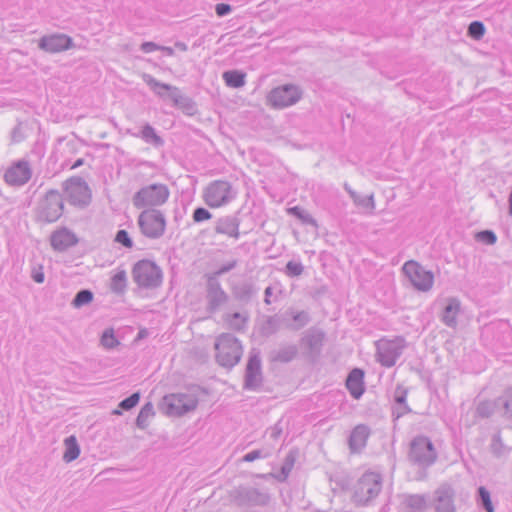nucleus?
<instances>
[{"mask_svg":"<svg viewBox=\"0 0 512 512\" xmlns=\"http://www.w3.org/2000/svg\"><path fill=\"white\" fill-rule=\"evenodd\" d=\"M110 290L116 295H123L126 292L127 274L125 270H119L111 277Z\"/></svg>","mask_w":512,"mask_h":512,"instance_id":"36","label":"nucleus"},{"mask_svg":"<svg viewBox=\"0 0 512 512\" xmlns=\"http://www.w3.org/2000/svg\"><path fill=\"white\" fill-rule=\"evenodd\" d=\"M11 139L15 143H19L25 139L23 123L18 122L11 131Z\"/></svg>","mask_w":512,"mask_h":512,"instance_id":"54","label":"nucleus"},{"mask_svg":"<svg viewBox=\"0 0 512 512\" xmlns=\"http://www.w3.org/2000/svg\"><path fill=\"white\" fill-rule=\"evenodd\" d=\"M249 320L248 315H243L240 312H234L232 314H229L226 318V321L228 322V325L231 329L235 331H244L247 323Z\"/></svg>","mask_w":512,"mask_h":512,"instance_id":"42","label":"nucleus"},{"mask_svg":"<svg viewBox=\"0 0 512 512\" xmlns=\"http://www.w3.org/2000/svg\"><path fill=\"white\" fill-rule=\"evenodd\" d=\"M263 385L262 361L260 351L252 349L245 367L243 389L258 391Z\"/></svg>","mask_w":512,"mask_h":512,"instance_id":"15","label":"nucleus"},{"mask_svg":"<svg viewBox=\"0 0 512 512\" xmlns=\"http://www.w3.org/2000/svg\"><path fill=\"white\" fill-rule=\"evenodd\" d=\"M297 455L298 452L296 450H290L285 456L282 465L292 470L296 462Z\"/></svg>","mask_w":512,"mask_h":512,"instance_id":"56","label":"nucleus"},{"mask_svg":"<svg viewBox=\"0 0 512 512\" xmlns=\"http://www.w3.org/2000/svg\"><path fill=\"white\" fill-rule=\"evenodd\" d=\"M63 190L69 204L86 208L91 202V190L87 182L80 176H72L63 182Z\"/></svg>","mask_w":512,"mask_h":512,"instance_id":"13","label":"nucleus"},{"mask_svg":"<svg viewBox=\"0 0 512 512\" xmlns=\"http://www.w3.org/2000/svg\"><path fill=\"white\" fill-rule=\"evenodd\" d=\"M229 300V295L222 288L219 279L207 276L206 281V310L213 314L220 310Z\"/></svg>","mask_w":512,"mask_h":512,"instance_id":"16","label":"nucleus"},{"mask_svg":"<svg viewBox=\"0 0 512 512\" xmlns=\"http://www.w3.org/2000/svg\"><path fill=\"white\" fill-rule=\"evenodd\" d=\"M272 293H273V288L271 286L266 287V289L264 291V303L266 305L271 304L270 297L272 296Z\"/></svg>","mask_w":512,"mask_h":512,"instance_id":"63","label":"nucleus"},{"mask_svg":"<svg viewBox=\"0 0 512 512\" xmlns=\"http://www.w3.org/2000/svg\"><path fill=\"white\" fill-rule=\"evenodd\" d=\"M441 313V321L450 328L457 326V317L461 310V302L456 297H448Z\"/></svg>","mask_w":512,"mask_h":512,"instance_id":"26","label":"nucleus"},{"mask_svg":"<svg viewBox=\"0 0 512 512\" xmlns=\"http://www.w3.org/2000/svg\"><path fill=\"white\" fill-rule=\"evenodd\" d=\"M406 504L413 510L424 512L427 508V497L420 494L409 495L406 499Z\"/></svg>","mask_w":512,"mask_h":512,"instance_id":"44","label":"nucleus"},{"mask_svg":"<svg viewBox=\"0 0 512 512\" xmlns=\"http://www.w3.org/2000/svg\"><path fill=\"white\" fill-rule=\"evenodd\" d=\"M408 457L415 465L428 468L436 462L437 451L428 437L418 435L410 443Z\"/></svg>","mask_w":512,"mask_h":512,"instance_id":"10","label":"nucleus"},{"mask_svg":"<svg viewBox=\"0 0 512 512\" xmlns=\"http://www.w3.org/2000/svg\"><path fill=\"white\" fill-rule=\"evenodd\" d=\"M407 394L408 390L403 386L398 385L396 387L394 391L395 405L392 407V417L394 420L412 411L406 402Z\"/></svg>","mask_w":512,"mask_h":512,"instance_id":"29","label":"nucleus"},{"mask_svg":"<svg viewBox=\"0 0 512 512\" xmlns=\"http://www.w3.org/2000/svg\"><path fill=\"white\" fill-rule=\"evenodd\" d=\"M246 74L240 70H228L223 73L225 84L231 88H241L245 85Z\"/></svg>","mask_w":512,"mask_h":512,"instance_id":"37","label":"nucleus"},{"mask_svg":"<svg viewBox=\"0 0 512 512\" xmlns=\"http://www.w3.org/2000/svg\"><path fill=\"white\" fill-rule=\"evenodd\" d=\"M214 348L216 362L229 369L239 363L243 353L241 342L231 333L220 334L216 338Z\"/></svg>","mask_w":512,"mask_h":512,"instance_id":"2","label":"nucleus"},{"mask_svg":"<svg viewBox=\"0 0 512 512\" xmlns=\"http://www.w3.org/2000/svg\"><path fill=\"white\" fill-rule=\"evenodd\" d=\"M174 46H175V48H177V49H179L180 51H183V52L188 50L187 44L182 42V41H176Z\"/></svg>","mask_w":512,"mask_h":512,"instance_id":"64","label":"nucleus"},{"mask_svg":"<svg viewBox=\"0 0 512 512\" xmlns=\"http://www.w3.org/2000/svg\"><path fill=\"white\" fill-rule=\"evenodd\" d=\"M304 271V266L299 261L290 260L286 263L284 273L290 277L295 278L300 276Z\"/></svg>","mask_w":512,"mask_h":512,"instance_id":"47","label":"nucleus"},{"mask_svg":"<svg viewBox=\"0 0 512 512\" xmlns=\"http://www.w3.org/2000/svg\"><path fill=\"white\" fill-rule=\"evenodd\" d=\"M199 399L194 393H171L163 396L159 410L168 417H182L194 411Z\"/></svg>","mask_w":512,"mask_h":512,"instance_id":"5","label":"nucleus"},{"mask_svg":"<svg viewBox=\"0 0 512 512\" xmlns=\"http://www.w3.org/2000/svg\"><path fill=\"white\" fill-rule=\"evenodd\" d=\"M155 415L154 407L151 402L145 403L136 417L135 424L141 429L145 430L149 426V419Z\"/></svg>","mask_w":512,"mask_h":512,"instance_id":"38","label":"nucleus"},{"mask_svg":"<svg viewBox=\"0 0 512 512\" xmlns=\"http://www.w3.org/2000/svg\"><path fill=\"white\" fill-rule=\"evenodd\" d=\"M287 212L289 215H292L295 218H297L298 220H300L302 224L310 225V226L314 227L315 229L318 228V223H317L316 219L302 207L293 206V207L288 208Z\"/></svg>","mask_w":512,"mask_h":512,"instance_id":"39","label":"nucleus"},{"mask_svg":"<svg viewBox=\"0 0 512 512\" xmlns=\"http://www.w3.org/2000/svg\"><path fill=\"white\" fill-rule=\"evenodd\" d=\"M365 372L363 369L355 367L348 373L345 380V387L351 397L358 400L365 392L364 382Z\"/></svg>","mask_w":512,"mask_h":512,"instance_id":"24","label":"nucleus"},{"mask_svg":"<svg viewBox=\"0 0 512 512\" xmlns=\"http://www.w3.org/2000/svg\"><path fill=\"white\" fill-rule=\"evenodd\" d=\"M114 241L128 249H131L134 246L132 238L124 229H120L116 232Z\"/></svg>","mask_w":512,"mask_h":512,"instance_id":"52","label":"nucleus"},{"mask_svg":"<svg viewBox=\"0 0 512 512\" xmlns=\"http://www.w3.org/2000/svg\"><path fill=\"white\" fill-rule=\"evenodd\" d=\"M490 448L492 454L497 458L502 457L508 451V448L502 441L500 433H496L492 436Z\"/></svg>","mask_w":512,"mask_h":512,"instance_id":"45","label":"nucleus"},{"mask_svg":"<svg viewBox=\"0 0 512 512\" xmlns=\"http://www.w3.org/2000/svg\"><path fill=\"white\" fill-rule=\"evenodd\" d=\"M79 242L77 235L67 227H61L50 236V245L57 252L67 251Z\"/></svg>","mask_w":512,"mask_h":512,"instance_id":"22","label":"nucleus"},{"mask_svg":"<svg viewBox=\"0 0 512 512\" xmlns=\"http://www.w3.org/2000/svg\"><path fill=\"white\" fill-rule=\"evenodd\" d=\"M404 275L413 288L420 292H428L434 284V273L414 260L406 261L402 267Z\"/></svg>","mask_w":512,"mask_h":512,"instance_id":"14","label":"nucleus"},{"mask_svg":"<svg viewBox=\"0 0 512 512\" xmlns=\"http://www.w3.org/2000/svg\"><path fill=\"white\" fill-rule=\"evenodd\" d=\"M282 329L290 331H299L307 326L311 321L309 312L297 310L294 307H288L283 312L277 313Z\"/></svg>","mask_w":512,"mask_h":512,"instance_id":"17","label":"nucleus"},{"mask_svg":"<svg viewBox=\"0 0 512 512\" xmlns=\"http://www.w3.org/2000/svg\"><path fill=\"white\" fill-rule=\"evenodd\" d=\"M159 48H160V45L155 42H152V41H145L140 45V50L143 53H151L154 51H158Z\"/></svg>","mask_w":512,"mask_h":512,"instance_id":"60","label":"nucleus"},{"mask_svg":"<svg viewBox=\"0 0 512 512\" xmlns=\"http://www.w3.org/2000/svg\"><path fill=\"white\" fill-rule=\"evenodd\" d=\"M280 329H282V326L280 324L278 314L265 316L264 320L259 325V334L268 338L276 334Z\"/></svg>","mask_w":512,"mask_h":512,"instance_id":"33","label":"nucleus"},{"mask_svg":"<svg viewBox=\"0 0 512 512\" xmlns=\"http://www.w3.org/2000/svg\"><path fill=\"white\" fill-rule=\"evenodd\" d=\"M496 412L501 416V407L498 405V397L494 400H481L476 404L474 418L488 419Z\"/></svg>","mask_w":512,"mask_h":512,"instance_id":"31","label":"nucleus"},{"mask_svg":"<svg viewBox=\"0 0 512 512\" xmlns=\"http://www.w3.org/2000/svg\"><path fill=\"white\" fill-rule=\"evenodd\" d=\"M292 470H290L289 468L281 465V468H280V472L278 474H274V478L278 481V482H284L287 480L290 472Z\"/></svg>","mask_w":512,"mask_h":512,"instance_id":"61","label":"nucleus"},{"mask_svg":"<svg viewBox=\"0 0 512 512\" xmlns=\"http://www.w3.org/2000/svg\"><path fill=\"white\" fill-rule=\"evenodd\" d=\"M376 348V359L381 364V366H384V338L376 341Z\"/></svg>","mask_w":512,"mask_h":512,"instance_id":"59","label":"nucleus"},{"mask_svg":"<svg viewBox=\"0 0 512 512\" xmlns=\"http://www.w3.org/2000/svg\"><path fill=\"white\" fill-rule=\"evenodd\" d=\"M32 177V169L27 160L14 162L4 173V180L10 186H23Z\"/></svg>","mask_w":512,"mask_h":512,"instance_id":"18","label":"nucleus"},{"mask_svg":"<svg viewBox=\"0 0 512 512\" xmlns=\"http://www.w3.org/2000/svg\"><path fill=\"white\" fill-rule=\"evenodd\" d=\"M240 211L234 215L219 217L215 221L214 231L216 234L226 235L228 237L239 239V226L241 219L238 217Z\"/></svg>","mask_w":512,"mask_h":512,"instance_id":"23","label":"nucleus"},{"mask_svg":"<svg viewBox=\"0 0 512 512\" xmlns=\"http://www.w3.org/2000/svg\"><path fill=\"white\" fill-rule=\"evenodd\" d=\"M31 277L36 283H38V284L43 283L45 280V275L42 270V267H40L38 270H33Z\"/></svg>","mask_w":512,"mask_h":512,"instance_id":"62","label":"nucleus"},{"mask_svg":"<svg viewBox=\"0 0 512 512\" xmlns=\"http://www.w3.org/2000/svg\"><path fill=\"white\" fill-rule=\"evenodd\" d=\"M137 224L143 236L151 240L160 239L166 232L165 214L157 209H144L137 217Z\"/></svg>","mask_w":512,"mask_h":512,"instance_id":"7","label":"nucleus"},{"mask_svg":"<svg viewBox=\"0 0 512 512\" xmlns=\"http://www.w3.org/2000/svg\"><path fill=\"white\" fill-rule=\"evenodd\" d=\"M213 217L212 213L205 207H196L192 212V220L196 224H200L211 220Z\"/></svg>","mask_w":512,"mask_h":512,"instance_id":"49","label":"nucleus"},{"mask_svg":"<svg viewBox=\"0 0 512 512\" xmlns=\"http://www.w3.org/2000/svg\"><path fill=\"white\" fill-rule=\"evenodd\" d=\"M232 496L235 504L244 509L265 507L271 500L270 494L266 489H258L247 485L236 487Z\"/></svg>","mask_w":512,"mask_h":512,"instance_id":"12","label":"nucleus"},{"mask_svg":"<svg viewBox=\"0 0 512 512\" xmlns=\"http://www.w3.org/2000/svg\"><path fill=\"white\" fill-rule=\"evenodd\" d=\"M132 279L142 289H156L162 285L163 272L156 262L141 259L132 267Z\"/></svg>","mask_w":512,"mask_h":512,"instance_id":"6","label":"nucleus"},{"mask_svg":"<svg viewBox=\"0 0 512 512\" xmlns=\"http://www.w3.org/2000/svg\"><path fill=\"white\" fill-rule=\"evenodd\" d=\"M232 11V6L227 3H218L215 6V13L218 17H224L230 14Z\"/></svg>","mask_w":512,"mask_h":512,"instance_id":"57","label":"nucleus"},{"mask_svg":"<svg viewBox=\"0 0 512 512\" xmlns=\"http://www.w3.org/2000/svg\"><path fill=\"white\" fill-rule=\"evenodd\" d=\"M65 451L63 454V460L66 463H70L76 460L80 455V446L77 438L74 435H70L64 440Z\"/></svg>","mask_w":512,"mask_h":512,"instance_id":"35","label":"nucleus"},{"mask_svg":"<svg viewBox=\"0 0 512 512\" xmlns=\"http://www.w3.org/2000/svg\"><path fill=\"white\" fill-rule=\"evenodd\" d=\"M64 212L63 197L58 190L51 189L39 201L36 220L44 223L56 222Z\"/></svg>","mask_w":512,"mask_h":512,"instance_id":"8","label":"nucleus"},{"mask_svg":"<svg viewBox=\"0 0 512 512\" xmlns=\"http://www.w3.org/2000/svg\"><path fill=\"white\" fill-rule=\"evenodd\" d=\"M100 342L103 347L107 349H113L119 345V341L116 338L113 329H106L101 336Z\"/></svg>","mask_w":512,"mask_h":512,"instance_id":"50","label":"nucleus"},{"mask_svg":"<svg viewBox=\"0 0 512 512\" xmlns=\"http://www.w3.org/2000/svg\"><path fill=\"white\" fill-rule=\"evenodd\" d=\"M477 504L485 512H495V507L491 500V494L484 486H480L477 489Z\"/></svg>","mask_w":512,"mask_h":512,"instance_id":"41","label":"nucleus"},{"mask_svg":"<svg viewBox=\"0 0 512 512\" xmlns=\"http://www.w3.org/2000/svg\"><path fill=\"white\" fill-rule=\"evenodd\" d=\"M454 498V488L448 483H442L434 491L433 506L435 512H456Z\"/></svg>","mask_w":512,"mask_h":512,"instance_id":"20","label":"nucleus"},{"mask_svg":"<svg viewBox=\"0 0 512 512\" xmlns=\"http://www.w3.org/2000/svg\"><path fill=\"white\" fill-rule=\"evenodd\" d=\"M268 456V453H264L261 449L252 450L248 453H246L242 457V461L244 462H253L257 459L266 458Z\"/></svg>","mask_w":512,"mask_h":512,"instance_id":"55","label":"nucleus"},{"mask_svg":"<svg viewBox=\"0 0 512 512\" xmlns=\"http://www.w3.org/2000/svg\"><path fill=\"white\" fill-rule=\"evenodd\" d=\"M345 190L349 193L354 203L365 210L372 209L374 207V201L372 195H359L349 187L348 184L344 185Z\"/></svg>","mask_w":512,"mask_h":512,"instance_id":"40","label":"nucleus"},{"mask_svg":"<svg viewBox=\"0 0 512 512\" xmlns=\"http://www.w3.org/2000/svg\"><path fill=\"white\" fill-rule=\"evenodd\" d=\"M236 194L230 182L215 180L203 190V200L208 207L219 208L231 202Z\"/></svg>","mask_w":512,"mask_h":512,"instance_id":"11","label":"nucleus"},{"mask_svg":"<svg viewBox=\"0 0 512 512\" xmlns=\"http://www.w3.org/2000/svg\"><path fill=\"white\" fill-rule=\"evenodd\" d=\"M382 475L366 471L353 487L352 501L356 506H367L382 490Z\"/></svg>","mask_w":512,"mask_h":512,"instance_id":"3","label":"nucleus"},{"mask_svg":"<svg viewBox=\"0 0 512 512\" xmlns=\"http://www.w3.org/2000/svg\"><path fill=\"white\" fill-rule=\"evenodd\" d=\"M325 333L321 329L310 328L300 339V345L306 350L307 354L313 358L321 353Z\"/></svg>","mask_w":512,"mask_h":512,"instance_id":"21","label":"nucleus"},{"mask_svg":"<svg viewBox=\"0 0 512 512\" xmlns=\"http://www.w3.org/2000/svg\"><path fill=\"white\" fill-rule=\"evenodd\" d=\"M282 426L281 421H278L274 426L268 428L266 430V433L269 435V437L273 440H277L280 435L282 434Z\"/></svg>","mask_w":512,"mask_h":512,"instance_id":"58","label":"nucleus"},{"mask_svg":"<svg viewBox=\"0 0 512 512\" xmlns=\"http://www.w3.org/2000/svg\"><path fill=\"white\" fill-rule=\"evenodd\" d=\"M498 405L501 407V417L512 422V385L507 387L498 397Z\"/></svg>","mask_w":512,"mask_h":512,"instance_id":"34","label":"nucleus"},{"mask_svg":"<svg viewBox=\"0 0 512 512\" xmlns=\"http://www.w3.org/2000/svg\"><path fill=\"white\" fill-rule=\"evenodd\" d=\"M94 299V293L90 289H80L71 301V305L76 308H82L90 304Z\"/></svg>","mask_w":512,"mask_h":512,"instance_id":"43","label":"nucleus"},{"mask_svg":"<svg viewBox=\"0 0 512 512\" xmlns=\"http://www.w3.org/2000/svg\"><path fill=\"white\" fill-rule=\"evenodd\" d=\"M169 196L170 190L166 184L152 183L136 191L132 197V203L137 209H158L168 201Z\"/></svg>","mask_w":512,"mask_h":512,"instance_id":"4","label":"nucleus"},{"mask_svg":"<svg viewBox=\"0 0 512 512\" xmlns=\"http://www.w3.org/2000/svg\"><path fill=\"white\" fill-rule=\"evenodd\" d=\"M370 430L367 425L359 424L350 433L348 438L349 449L353 453H359L365 446Z\"/></svg>","mask_w":512,"mask_h":512,"instance_id":"27","label":"nucleus"},{"mask_svg":"<svg viewBox=\"0 0 512 512\" xmlns=\"http://www.w3.org/2000/svg\"><path fill=\"white\" fill-rule=\"evenodd\" d=\"M127 133L133 137L141 138L145 143L152 145L154 148H161L165 144L164 139L158 135L155 128L149 123H145L139 132H132L128 129Z\"/></svg>","mask_w":512,"mask_h":512,"instance_id":"28","label":"nucleus"},{"mask_svg":"<svg viewBox=\"0 0 512 512\" xmlns=\"http://www.w3.org/2000/svg\"><path fill=\"white\" fill-rule=\"evenodd\" d=\"M406 346L407 342L403 336H396L392 340L386 339V368L396 364Z\"/></svg>","mask_w":512,"mask_h":512,"instance_id":"25","label":"nucleus"},{"mask_svg":"<svg viewBox=\"0 0 512 512\" xmlns=\"http://www.w3.org/2000/svg\"><path fill=\"white\" fill-rule=\"evenodd\" d=\"M486 32L485 25L483 22L475 20L472 21L467 30V34L469 37H471L474 40H480L483 38L484 34Z\"/></svg>","mask_w":512,"mask_h":512,"instance_id":"46","label":"nucleus"},{"mask_svg":"<svg viewBox=\"0 0 512 512\" xmlns=\"http://www.w3.org/2000/svg\"><path fill=\"white\" fill-rule=\"evenodd\" d=\"M233 297L243 303L248 304L258 293V288L251 282H242L232 287Z\"/></svg>","mask_w":512,"mask_h":512,"instance_id":"30","label":"nucleus"},{"mask_svg":"<svg viewBox=\"0 0 512 512\" xmlns=\"http://www.w3.org/2000/svg\"><path fill=\"white\" fill-rule=\"evenodd\" d=\"M475 239L478 242L484 243L486 245H494L497 242V235L494 231L485 229L479 231L475 235Z\"/></svg>","mask_w":512,"mask_h":512,"instance_id":"51","label":"nucleus"},{"mask_svg":"<svg viewBox=\"0 0 512 512\" xmlns=\"http://www.w3.org/2000/svg\"><path fill=\"white\" fill-rule=\"evenodd\" d=\"M297 354V346L290 344L272 351L270 354V360L272 362L289 363L297 356Z\"/></svg>","mask_w":512,"mask_h":512,"instance_id":"32","label":"nucleus"},{"mask_svg":"<svg viewBox=\"0 0 512 512\" xmlns=\"http://www.w3.org/2000/svg\"><path fill=\"white\" fill-rule=\"evenodd\" d=\"M303 94L304 91L299 85L286 83L274 87L267 94L266 102L274 109H284L298 103Z\"/></svg>","mask_w":512,"mask_h":512,"instance_id":"9","label":"nucleus"},{"mask_svg":"<svg viewBox=\"0 0 512 512\" xmlns=\"http://www.w3.org/2000/svg\"><path fill=\"white\" fill-rule=\"evenodd\" d=\"M141 398V393L139 391L132 393L128 397L124 398L118 404V408L124 411H129L135 406L138 405Z\"/></svg>","mask_w":512,"mask_h":512,"instance_id":"48","label":"nucleus"},{"mask_svg":"<svg viewBox=\"0 0 512 512\" xmlns=\"http://www.w3.org/2000/svg\"><path fill=\"white\" fill-rule=\"evenodd\" d=\"M142 79L156 96L162 100L169 99L185 115L194 116L198 113L196 102L191 97L182 94L177 86L161 82L147 73L143 74Z\"/></svg>","mask_w":512,"mask_h":512,"instance_id":"1","label":"nucleus"},{"mask_svg":"<svg viewBox=\"0 0 512 512\" xmlns=\"http://www.w3.org/2000/svg\"><path fill=\"white\" fill-rule=\"evenodd\" d=\"M237 265H238V260L233 259V260L228 261V262L224 263L223 265H221L218 270H216L212 274H209L208 276H215V279H218L219 276H222V275L230 272L231 270L236 268Z\"/></svg>","mask_w":512,"mask_h":512,"instance_id":"53","label":"nucleus"},{"mask_svg":"<svg viewBox=\"0 0 512 512\" xmlns=\"http://www.w3.org/2000/svg\"><path fill=\"white\" fill-rule=\"evenodd\" d=\"M74 46L72 37L61 33L45 35L38 41V48L48 53L67 51Z\"/></svg>","mask_w":512,"mask_h":512,"instance_id":"19","label":"nucleus"}]
</instances>
